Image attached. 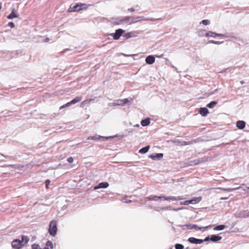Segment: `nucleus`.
I'll use <instances>...</instances> for the list:
<instances>
[{
    "instance_id": "obj_4",
    "label": "nucleus",
    "mask_w": 249,
    "mask_h": 249,
    "mask_svg": "<svg viewBox=\"0 0 249 249\" xmlns=\"http://www.w3.org/2000/svg\"><path fill=\"white\" fill-rule=\"evenodd\" d=\"M32 249H53V244L51 241L48 240L45 244V247L42 249L38 244H33L32 245Z\"/></svg>"
},
{
    "instance_id": "obj_57",
    "label": "nucleus",
    "mask_w": 249,
    "mask_h": 249,
    "mask_svg": "<svg viewBox=\"0 0 249 249\" xmlns=\"http://www.w3.org/2000/svg\"><path fill=\"white\" fill-rule=\"evenodd\" d=\"M85 102H86V101H85L83 102L82 104H84Z\"/></svg>"
},
{
    "instance_id": "obj_19",
    "label": "nucleus",
    "mask_w": 249,
    "mask_h": 249,
    "mask_svg": "<svg viewBox=\"0 0 249 249\" xmlns=\"http://www.w3.org/2000/svg\"><path fill=\"white\" fill-rule=\"evenodd\" d=\"M18 14L15 12V8H13L12 10L11 13L8 16L7 18L8 19H13L14 18H18Z\"/></svg>"
},
{
    "instance_id": "obj_35",
    "label": "nucleus",
    "mask_w": 249,
    "mask_h": 249,
    "mask_svg": "<svg viewBox=\"0 0 249 249\" xmlns=\"http://www.w3.org/2000/svg\"><path fill=\"white\" fill-rule=\"evenodd\" d=\"M175 248L176 249H183L184 246L182 244L177 243L175 245Z\"/></svg>"
},
{
    "instance_id": "obj_36",
    "label": "nucleus",
    "mask_w": 249,
    "mask_h": 249,
    "mask_svg": "<svg viewBox=\"0 0 249 249\" xmlns=\"http://www.w3.org/2000/svg\"><path fill=\"white\" fill-rule=\"evenodd\" d=\"M71 106V104H70V102H68V103H66V104H64V105H62V106H61L59 107V109H63V108H65V107H70V106Z\"/></svg>"
},
{
    "instance_id": "obj_25",
    "label": "nucleus",
    "mask_w": 249,
    "mask_h": 249,
    "mask_svg": "<svg viewBox=\"0 0 249 249\" xmlns=\"http://www.w3.org/2000/svg\"><path fill=\"white\" fill-rule=\"evenodd\" d=\"M29 241V238L26 236V235H22L21 236V239L20 240V241L22 245H23V246L26 244Z\"/></svg>"
},
{
    "instance_id": "obj_1",
    "label": "nucleus",
    "mask_w": 249,
    "mask_h": 249,
    "mask_svg": "<svg viewBox=\"0 0 249 249\" xmlns=\"http://www.w3.org/2000/svg\"><path fill=\"white\" fill-rule=\"evenodd\" d=\"M57 231V228L56 221L55 220L51 221L49 224L48 231L49 234L52 236H54L56 234Z\"/></svg>"
},
{
    "instance_id": "obj_22",
    "label": "nucleus",
    "mask_w": 249,
    "mask_h": 249,
    "mask_svg": "<svg viewBox=\"0 0 249 249\" xmlns=\"http://www.w3.org/2000/svg\"><path fill=\"white\" fill-rule=\"evenodd\" d=\"M150 120L149 118H146L141 121V124L142 126H146L150 124Z\"/></svg>"
},
{
    "instance_id": "obj_9",
    "label": "nucleus",
    "mask_w": 249,
    "mask_h": 249,
    "mask_svg": "<svg viewBox=\"0 0 249 249\" xmlns=\"http://www.w3.org/2000/svg\"><path fill=\"white\" fill-rule=\"evenodd\" d=\"M12 247L15 249H20L23 247V245L22 244L20 240L15 239L11 243Z\"/></svg>"
},
{
    "instance_id": "obj_37",
    "label": "nucleus",
    "mask_w": 249,
    "mask_h": 249,
    "mask_svg": "<svg viewBox=\"0 0 249 249\" xmlns=\"http://www.w3.org/2000/svg\"><path fill=\"white\" fill-rule=\"evenodd\" d=\"M222 43V42H220V41H214V40H209L208 41V43H213V44H220Z\"/></svg>"
},
{
    "instance_id": "obj_54",
    "label": "nucleus",
    "mask_w": 249,
    "mask_h": 249,
    "mask_svg": "<svg viewBox=\"0 0 249 249\" xmlns=\"http://www.w3.org/2000/svg\"><path fill=\"white\" fill-rule=\"evenodd\" d=\"M240 83L243 84L244 83V81H240Z\"/></svg>"
},
{
    "instance_id": "obj_27",
    "label": "nucleus",
    "mask_w": 249,
    "mask_h": 249,
    "mask_svg": "<svg viewBox=\"0 0 249 249\" xmlns=\"http://www.w3.org/2000/svg\"><path fill=\"white\" fill-rule=\"evenodd\" d=\"M123 24L129 23L131 24V21L132 20V18L129 16L122 17Z\"/></svg>"
},
{
    "instance_id": "obj_50",
    "label": "nucleus",
    "mask_w": 249,
    "mask_h": 249,
    "mask_svg": "<svg viewBox=\"0 0 249 249\" xmlns=\"http://www.w3.org/2000/svg\"><path fill=\"white\" fill-rule=\"evenodd\" d=\"M227 199H228V198L226 197H222L220 198L221 200H226Z\"/></svg>"
},
{
    "instance_id": "obj_12",
    "label": "nucleus",
    "mask_w": 249,
    "mask_h": 249,
    "mask_svg": "<svg viewBox=\"0 0 249 249\" xmlns=\"http://www.w3.org/2000/svg\"><path fill=\"white\" fill-rule=\"evenodd\" d=\"M162 198L161 196H153L151 195L149 196L145 197L144 198V201L145 202H147L149 200H154V201H157L159 199Z\"/></svg>"
},
{
    "instance_id": "obj_58",
    "label": "nucleus",
    "mask_w": 249,
    "mask_h": 249,
    "mask_svg": "<svg viewBox=\"0 0 249 249\" xmlns=\"http://www.w3.org/2000/svg\"><path fill=\"white\" fill-rule=\"evenodd\" d=\"M8 157L10 158H13V157Z\"/></svg>"
},
{
    "instance_id": "obj_40",
    "label": "nucleus",
    "mask_w": 249,
    "mask_h": 249,
    "mask_svg": "<svg viewBox=\"0 0 249 249\" xmlns=\"http://www.w3.org/2000/svg\"><path fill=\"white\" fill-rule=\"evenodd\" d=\"M190 201L189 200H186V201H184L183 202H180V204L181 205H189L190 204Z\"/></svg>"
},
{
    "instance_id": "obj_33",
    "label": "nucleus",
    "mask_w": 249,
    "mask_h": 249,
    "mask_svg": "<svg viewBox=\"0 0 249 249\" xmlns=\"http://www.w3.org/2000/svg\"><path fill=\"white\" fill-rule=\"evenodd\" d=\"M215 32L209 31L207 33H206L205 35V36L206 37H215Z\"/></svg>"
},
{
    "instance_id": "obj_7",
    "label": "nucleus",
    "mask_w": 249,
    "mask_h": 249,
    "mask_svg": "<svg viewBox=\"0 0 249 249\" xmlns=\"http://www.w3.org/2000/svg\"><path fill=\"white\" fill-rule=\"evenodd\" d=\"M111 137H104L99 136L98 135H95L94 136H90L88 137L87 140H101L102 141H105L108 140L109 138H112Z\"/></svg>"
},
{
    "instance_id": "obj_52",
    "label": "nucleus",
    "mask_w": 249,
    "mask_h": 249,
    "mask_svg": "<svg viewBox=\"0 0 249 249\" xmlns=\"http://www.w3.org/2000/svg\"><path fill=\"white\" fill-rule=\"evenodd\" d=\"M67 51H68V49H65L63 51V53H64L65 52H66Z\"/></svg>"
},
{
    "instance_id": "obj_32",
    "label": "nucleus",
    "mask_w": 249,
    "mask_h": 249,
    "mask_svg": "<svg viewBox=\"0 0 249 249\" xmlns=\"http://www.w3.org/2000/svg\"><path fill=\"white\" fill-rule=\"evenodd\" d=\"M226 228V226L224 225H220L216 226L214 227L213 230L214 231H221L224 230Z\"/></svg>"
},
{
    "instance_id": "obj_39",
    "label": "nucleus",
    "mask_w": 249,
    "mask_h": 249,
    "mask_svg": "<svg viewBox=\"0 0 249 249\" xmlns=\"http://www.w3.org/2000/svg\"><path fill=\"white\" fill-rule=\"evenodd\" d=\"M215 37L216 36H217V37H227V36H226L224 34H218V33H215Z\"/></svg>"
},
{
    "instance_id": "obj_24",
    "label": "nucleus",
    "mask_w": 249,
    "mask_h": 249,
    "mask_svg": "<svg viewBox=\"0 0 249 249\" xmlns=\"http://www.w3.org/2000/svg\"><path fill=\"white\" fill-rule=\"evenodd\" d=\"M185 227L189 229H195L196 231H197V229L198 228V226L196 224H189L182 226V227Z\"/></svg>"
},
{
    "instance_id": "obj_15",
    "label": "nucleus",
    "mask_w": 249,
    "mask_h": 249,
    "mask_svg": "<svg viewBox=\"0 0 249 249\" xmlns=\"http://www.w3.org/2000/svg\"><path fill=\"white\" fill-rule=\"evenodd\" d=\"M155 58L152 55L147 56L145 58V62L146 64L151 65L155 62Z\"/></svg>"
},
{
    "instance_id": "obj_20",
    "label": "nucleus",
    "mask_w": 249,
    "mask_h": 249,
    "mask_svg": "<svg viewBox=\"0 0 249 249\" xmlns=\"http://www.w3.org/2000/svg\"><path fill=\"white\" fill-rule=\"evenodd\" d=\"M211 241L216 242L222 239V237L217 235L213 234L211 236Z\"/></svg>"
},
{
    "instance_id": "obj_5",
    "label": "nucleus",
    "mask_w": 249,
    "mask_h": 249,
    "mask_svg": "<svg viewBox=\"0 0 249 249\" xmlns=\"http://www.w3.org/2000/svg\"><path fill=\"white\" fill-rule=\"evenodd\" d=\"M85 4L81 3H76L73 6L71 5L69 9V12H78L81 10H83L85 8Z\"/></svg>"
},
{
    "instance_id": "obj_46",
    "label": "nucleus",
    "mask_w": 249,
    "mask_h": 249,
    "mask_svg": "<svg viewBox=\"0 0 249 249\" xmlns=\"http://www.w3.org/2000/svg\"><path fill=\"white\" fill-rule=\"evenodd\" d=\"M122 100H123V102L124 103V105L128 103V100L127 98L122 99Z\"/></svg>"
},
{
    "instance_id": "obj_29",
    "label": "nucleus",
    "mask_w": 249,
    "mask_h": 249,
    "mask_svg": "<svg viewBox=\"0 0 249 249\" xmlns=\"http://www.w3.org/2000/svg\"><path fill=\"white\" fill-rule=\"evenodd\" d=\"M134 36H135L134 35V33L133 32H129L123 35V37L125 39H128Z\"/></svg>"
},
{
    "instance_id": "obj_10",
    "label": "nucleus",
    "mask_w": 249,
    "mask_h": 249,
    "mask_svg": "<svg viewBox=\"0 0 249 249\" xmlns=\"http://www.w3.org/2000/svg\"><path fill=\"white\" fill-rule=\"evenodd\" d=\"M109 186V183L107 182H102L94 187L93 190H96L100 188H107Z\"/></svg>"
},
{
    "instance_id": "obj_3",
    "label": "nucleus",
    "mask_w": 249,
    "mask_h": 249,
    "mask_svg": "<svg viewBox=\"0 0 249 249\" xmlns=\"http://www.w3.org/2000/svg\"><path fill=\"white\" fill-rule=\"evenodd\" d=\"M142 20H149V21H156V20H162L161 18H145L143 16H139L135 18H132V20L131 21V23H136L137 22L142 21Z\"/></svg>"
},
{
    "instance_id": "obj_56",
    "label": "nucleus",
    "mask_w": 249,
    "mask_h": 249,
    "mask_svg": "<svg viewBox=\"0 0 249 249\" xmlns=\"http://www.w3.org/2000/svg\"><path fill=\"white\" fill-rule=\"evenodd\" d=\"M246 187V188L249 189V187Z\"/></svg>"
},
{
    "instance_id": "obj_45",
    "label": "nucleus",
    "mask_w": 249,
    "mask_h": 249,
    "mask_svg": "<svg viewBox=\"0 0 249 249\" xmlns=\"http://www.w3.org/2000/svg\"><path fill=\"white\" fill-rule=\"evenodd\" d=\"M240 188V187H238V188H235V189H223L224 190H229V191H232L235 189H238Z\"/></svg>"
},
{
    "instance_id": "obj_59",
    "label": "nucleus",
    "mask_w": 249,
    "mask_h": 249,
    "mask_svg": "<svg viewBox=\"0 0 249 249\" xmlns=\"http://www.w3.org/2000/svg\"><path fill=\"white\" fill-rule=\"evenodd\" d=\"M242 185V186H245V185L244 184H243Z\"/></svg>"
},
{
    "instance_id": "obj_13",
    "label": "nucleus",
    "mask_w": 249,
    "mask_h": 249,
    "mask_svg": "<svg viewBox=\"0 0 249 249\" xmlns=\"http://www.w3.org/2000/svg\"><path fill=\"white\" fill-rule=\"evenodd\" d=\"M162 197L165 200H171L173 201H176L177 200H180L183 199V197L181 196H179L178 197L173 196H162Z\"/></svg>"
},
{
    "instance_id": "obj_18",
    "label": "nucleus",
    "mask_w": 249,
    "mask_h": 249,
    "mask_svg": "<svg viewBox=\"0 0 249 249\" xmlns=\"http://www.w3.org/2000/svg\"><path fill=\"white\" fill-rule=\"evenodd\" d=\"M246 126V122L244 121H238L236 122V127L240 129H243Z\"/></svg>"
},
{
    "instance_id": "obj_38",
    "label": "nucleus",
    "mask_w": 249,
    "mask_h": 249,
    "mask_svg": "<svg viewBox=\"0 0 249 249\" xmlns=\"http://www.w3.org/2000/svg\"><path fill=\"white\" fill-rule=\"evenodd\" d=\"M202 23L205 25H209L210 23V20L208 19H204L201 21Z\"/></svg>"
},
{
    "instance_id": "obj_26",
    "label": "nucleus",
    "mask_w": 249,
    "mask_h": 249,
    "mask_svg": "<svg viewBox=\"0 0 249 249\" xmlns=\"http://www.w3.org/2000/svg\"><path fill=\"white\" fill-rule=\"evenodd\" d=\"M150 148V146L149 145H146V146L142 147L140 149L139 151V153L141 154H145L148 152Z\"/></svg>"
},
{
    "instance_id": "obj_34",
    "label": "nucleus",
    "mask_w": 249,
    "mask_h": 249,
    "mask_svg": "<svg viewBox=\"0 0 249 249\" xmlns=\"http://www.w3.org/2000/svg\"><path fill=\"white\" fill-rule=\"evenodd\" d=\"M213 227V225H208L206 227H198V228L197 229V231L202 230H203L204 231L205 229H208L210 228H212Z\"/></svg>"
},
{
    "instance_id": "obj_17",
    "label": "nucleus",
    "mask_w": 249,
    "mask_h": 249,
    "mask_svg": "<svg viewBox=\"0 0 249 249\" xmlns=\"http://www.w3.org/2000/svg\"><path fill=\"white\" fill-rule=\"evenodd\" d=\"M154 209V210H155L156 211H159V209H161V210H176V211H178L179 210H181L182 209V208H178V209H173L170 206H166V207H154L153 208Z\"/></svg>"
},
{
    "instance_id": "obj_53",
    "label": "nucleus",
    "mask_w": 249,
    "mask_h": 249,
    "mask_svg": "<svg viewBox=\"0 0 249 249\" xmlns=\"http://www.w3.org/2000/svg\"><path fill=\"white\" fill-rule=\"evenodd\" d=\"M2 8V4L1 3H0V10Z\"/></svg>"
},
{
    "instance_id": "obj_42",
    "label": "nucleus",
    "mask_w": 249,
    "mask_h": 249,
    "mask_svg": "<svg viewBox=\"0 0 249 249\" xmlns=\"http://www.w3.org/2000/svg\"><path fill=\"white\" fill-rule=\"evenodd\" d=\"M45 183L46 188L47 189H48L49 187V185L50 184V180L49 179H47L45 180Z\"/></svg>"
},
{
    "instance_id": "obj_49",
    "label": "nucleus",
    "mask_w": 249,
    "mask_h": 249,
    "mask_svg": "<svg viewBox=\"0 0 249 249\" xmlns=\"http://www.w3.org/2000/svg\"><path fill=\"white\" fill-rule=\"evenodd\" d=\"M50 39L49 38H46L44 40V42H47L49 41Z\"/></svg>"
},
{
    "instance_id": "obj_44",
    "label": "nucleus",
    "mask_w": 249,
    "mask_h": 249,
    "mask_svg": "<svg viewBox=\"0 0 249 249\" xmlns=\"http://www.w3.org/2000/svg\"><path fill=\"white\" fill-rule=\"evenodd\" d=\"M8 26H10L11 28H14L15 27V24L12 22H9L8 23Z\"/></svg>"
},
{
    "instance_id": "obj_31",
    "label": "nucleus",
    "mask_w": 249,
    "mask_h": 249,
    "mask_svg": "<svg viewBox=\"0 0 249 249\" xmlns=\"http://www.w3.org/2000/svg\"><path fill=\"white\" fill-rule=\"evenodd\" d=\"M113 105L114 106H124V103L123 102L122 99H118L114 101Z\"/></svg>"
},
{
    "instance_id": "obj_21",
    "label": "nucleus",
    "mask_w": 249,
    "mask_h": 249,
    "mask_svg": "<svg viewBox=\"0 0 249 249\" xmlns=\"http://www.w3.org/2000/svg\"><path fill=\"white\" fill-rule=\"evenodd\" d=\"M82 99V96H77L71 101L70 102L71 106L72 105H74L79 102H80Z\"/></svg>"
},
{
    "instance_id": "obj_51",
    "label": "nucleus",
    "mask_w": 249,
    "mask_h": 249,
    "mask_svg": "<svg viewBox=\"0 0 249 249\" xmlns=\"http://www.w3.org/2000/svg\"><path fill=\"white\" fill-rule=\"evenodd\" d=\"M14 166V165L9 164V165H7V167H13V166Z\"/></svg>"
},
{
    "instance_id": "obj_47",
    "label": "nucleus",
    "mask_w": 249,
    "mask_h": 249,
    "mask_svg": "<svg viewBox=\"0 0 249 249\" xmlns=\"http://www.w3.org/2000/svg\"><path fill=\"white\" fill-rule=\"evenodd\" d=\"M131 202V201L129 199H125V200H124V202L126 203H128Z\"/></svg>"
},
{
    "instance_id": "obj_16",
    "label": "nucleus",
    "mask_w": 249,
    "mask_h": 249,
    "mask_svg": "<svg viewBox=\"0 0 249 249\" xmlns=\"http://www.w3.org/2000/svg\"><path fill=\"white\" fill-rule=\"evenodd\" d=\"M163 155L162 153H156L149 156V158L153 160H160L162 158Z\"/></svg>"
},
{
    "instance_id": "obj_48",
    "label": "nucleus",
    "mask_w": 249,
    "mask_h": 249,
    "mask_svg": "<svg viewBox=\"0 0 249 249\" xmlns=\"http://www.w3.org/2000/svg\"><path fill=\"white\" fill-rule=\"evenodd\" d=\"M128 11L130 12H134L135 11L133 8H130L128 9Z\"/></svg>"
},
{
    "instance_id": "obj_41",
    "label": "nucleus",
    "mask_w": 249,
    "mask_h": 249,
    "mask_svg": "<svg viewBox=\"0 0 249 249\" xmlns=\"http://www.w3.org/2000/svg\"><path fill=\"white\" fill-rule=\"evenodd\" d=\"M202 240L203 241V242L209 241H211V236H208L206 237L204 239H202Z\"/></svg>"
},
{
    "instance_id": "obj_30",
    "label": "nucleus",
    "mask_w": 249,
    "mask_h": 249,
    "mask_svg": "<svg viewBox=\"0 0 249 249\" xmlns=\"http://www.w3.org/2000/svg\"><path fill=\"white\" fill-rule=\"evenodd\" d=\"M114 22L117 25L123 24L122 17L115 18Z\"/></svg>"
},
{
    "instance_id": "obj_6",
    "label": "nucleus",
    "mask_w": 249,
    "mask_h": 249,
    "mask_svg": "<svg viewBox=\"0 0 249 249\" xmlns=\"http://www.w3.org/2000/svg\"><path fill=\"white\" fill-rule=\"evenodd\" d=\"M235 217L238 218H246L249 217V210H242L235 213Z\"/></svg>"
},
{
    "instance_id": "obj_43",
    "label": "nucleus",
    "mask_w": 249,
    "mask_h": 249,
    "mask_svg": "<svg viewBox=\"0 0 249 249\" xmlns=\"http://www.w3.org/2000/svg\"><path fill=\"white\" fill-rule=\"evenodd\" d=\"M67 160L69 163H72L73 161V159L72 157H70L67 158Z\"/></svg>"
},
{
    "instance_id": "obj_23",
    "label": "nucleus",
    "mask_w": 249,
    "mask_h": 249,
    "mask_svg": "<svg viewBox=\"0 0 249 249\" xmlns=\"http://www.w3.org/2000/svg\"><path fill=\"white\" fill-rule=\"evenodd\" d=\"M201 200V197H194L189 200L190 203L192 204H195L199 203Z\"/></svg>"
},
{
    "instance_id": "obj_2",
    "label": "nucleus",
    "mask_w": 249,
    "mask_h": 249,
    "mask_svg": "<svg viewBox=\"0 0 249 249\" xmlns=\"http://www.w3.org/2000/svg\"><path fill=\"white\" fill-rule=\"evenodd\" d=\"M209 158L206 157H203L202 158L196 159L194 160H190L188 162V166H195L197 165L202 163L207 162L208 161Z\"/></svg>"
},
{
    "instance_id": "obj_14",
    "label": "nucleus",
    "mask_w": 249,
    "mask_h": 249,
    "mask_svg": "<svg viewBox=\"0 0 249 249\" xmlns=\"http://www.w3.org/2000/svg\"><path fill=\"white\" fill-rule=\"evenodd\" d=\"M198 112L203 117L206 116L209 113V110L205 107H200L199 109Z\"/></svg>"
},
{
    "instance_id": "obj_55",
    "label": "nucleus",
    "mask_w": 249,
    "mask_h": 249,
    "mask_svg": "<svg viewBox=\"0 0 249 249\" xmlns=\"http://www.w3.org/2000/svg\"><path fill=\"white\" fill-rule=\"evenodd\" d=\"M136 126H137V127H139V124H136Z\"/></svg>"
},
{
    "instance_id": "obj_28",
    "label": "nucleus",
    "mask_w": 249,
    "mask_h": 249,
    "mask_svg": "<svg viewBox=\"0 0 249 249\" xmlns=\"http://www.w3.org/2000/svg\"><path fill=\"white\" fill-rule=\"evenodd\" d=\"M217 103L218 102L216 101H211L207 105L206 107L210 108H213L217 104Z\"/></svg>"
},
{
    "instance_id": "obj_11",
    "label": "nucleus",
    "mask_w": 249,
    "mask_h": 249,
    "mask_svg": "<svg viewBox=\"0 0 249 249\" xmlns=\"http://www.w3.org/2000/svg\"><path fill=\"white\" fill-rule=\"evenodd\" d=\"M188 241L191 244H200L203 242L202 239H197L195 237H190L188 239Z\"/></svg>"
},
{
    "instance_id": "obj_8",
    "label": "nucleus",
    "mask_w": 249,
    "mask_h": 249,
    "mask_svg": "<svg viewBox=\"0 0 249 249\" xmlns=\"http://www.w3.org/2000/svg\"><path fill=\"white\" fill-rule=\"evenodd\" d=\"M124 32V31L122 29H119L116 30L115 33L110 34L109 35L113 37L115 40H118Z\"/></svg>"
}]
</instances>
